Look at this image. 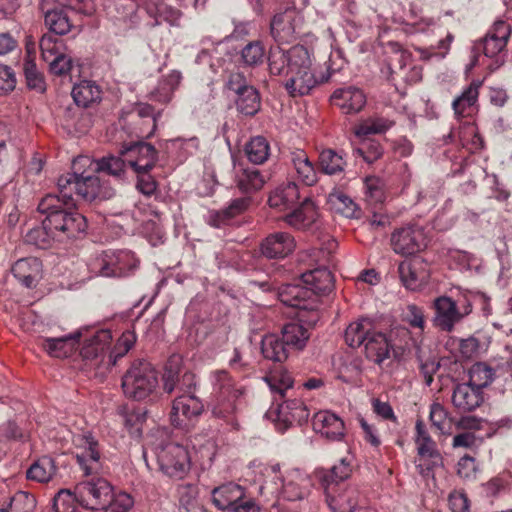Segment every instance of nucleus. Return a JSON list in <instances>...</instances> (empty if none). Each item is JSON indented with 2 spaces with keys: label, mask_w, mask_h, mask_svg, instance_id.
<instances>
[{
  "label": "nucleus",
  "mask_w": 512,
  "mask_h": 512,
  "mask_svg": "<svg viewBox=\"0 0 512 512\" xmlns=\"http://www.w3.org/2000/svg\"><path fill=\"white\" fill-rule=\"evenodd\" d=\"M333 288L331 271L318 267L303 273L300 280L278 287L277 296L284 305L299 309L300 321L311 326L320 320L318 295L328 294Z\"/></svg>",
  "instance_id": "1"
},
{
  "label": "nucleus",
  "mask_w": 512,
  "mask_h": 512,
  "mask_svg": "<svg viewBox=\"0 0 512 512\" xmlns=\"http://www.w3.org/2000/svg\"><path fill=\"white\" fill-rule=\"evenodd\" d=\"M61 202L53 194L45 195L38 204V211L45 215L42 226L28 231L27 242L41 249L47 248L52 240L65 241L79 238L86 232L87 221L82 214L62 211Z\"/></svg>",
  "instance_id": "2"
},
{
  "label": "nucleus",
  "mask_w": 512,
  "mask_h": 512,
  "mask_svg": "<svg viewBox=\"0 0 512 512\" xmlns=\"http://www.w3.org/2000/svg\"><path fill=\"white\" fill-rule=\"evenodd\" d=\"M77 166L76 158L73 162V172L59 177V194H54L61 202L60 209L71 214H80L75 209L76 200L73 192L77 197L89 202L112 195L109 189L101 185V178L97 173L91 172L87 165Z\"/></svg>",
  "instance_id": "3"
},
{
  "label": "nucleus",
  "mask_w": 512,
  "mask_h": 512,
  "mask_svg": "<svg viewBox=\"0 0 512 512\" xmlns=\"http://www.w3.org/2000/svg\"><path fill=\"white\" fill-rule=\"evenodd\" d=\"M271 208L279 211L290 210L285 216V222L296 228L305 229L316 219L317 212L309 196L301 197L299 187L295 182H288L273 190L268 198Z\"/></svg>",
  "instance_id": "4"
},
{
  "label": "nucleus",
  "mask_w": 512,
  "mask_h": 512,
  "mask_svg": "<svg viewBox=\"0 0 512 512\" xmlns=\"http://www.w3.org/2000/svg\"><path fill=\"white\" fill-rule=\"evenodd\" d=\"M210 379L213 388L210 409L213 417L238 429L237 415L241 406V397L244 394L243 388L237 386L226 370L212 372Z\"/></svg>",
  "instance_id": "5"
},
{
  "label": "nucleus",
  "mask_w": 512,
  "mask_h": 512,
  "mask_svg": "<svg viewBox=\"0 0 512 512\" xmlns=\"http://www.w3.org/2000/svg\"><path fill=\"white\" fill-rule=\"evenodd\" d=\"M292 68L286 80L285 88L293 97L303 96L318 84L328 82L335 73L331 65L326 67V72L316 76L312 70V60L309 51L303 47L300 53H294Z\"/></svg>",
  "instance_id": "6"
},
{
  "label": "nucleus",
  "mask_w": 512,
  "mask_h": 512,
  "mask_svg": "<svg viewBox=\"0 0 512 512\" xmlns=\"http://www.w3.org/2000/svg\"><path fill=\"white\" fill-rule=\"evenodd\" d=\"M158 373L147 361L136 360L122 377V389L126 397L144 400L158 387Z\"/></svg>",
  "instance_id": "7"
},
{
  "label": "nucleus",
  "mask_w": 512,
  "mask_h": 512,
  "mask_svg": "<svg viewBox=\"0 0 512 512\" xmlns=\"http://www.w3.org/2000/svg\"><path fill=\"white\" fill-rule=\"evenodd\" d=\"M212 502L219 510L231 512H258L256 502L246 496L245 489L234 482H228L212 490Z\"/></svg>",
  "instance_id": "8"
},
{
  "label": "nucleus",
  "mask_w": 512,
  "mask_h": 512,
  "mask_svg": "<svg viewBox=\"0 0 512 512\" xmlns=\"http://www.w3.org/2000/svg\"><path fill=\"white\" fill-rule=\"evenodd\" d=\"M112 485L103 477L93 476L75 486L77 501L91 510H103L112 499Z\"/></svg>",
  "instance_id": "9"
},
{
  "label": "nucleus",
  "mask_w": 512,
  "mask_h": 512,
  "mask_svg": "<svg viewBox=\"0 0 512 512\" xmlns=\"http://www.w3.org/2000/svg\"><path fill=\"white\" fill-rule=\"evenodd\" d=\"M511 35V26L503 20H497L486 33L485 37L476 44V49L482 50L484 55L495 58L492 70L498 69L506 61V45Z\"/></svg>",
  "instance_id": "10"
},
{
  "label": "nucleus",
  "mask_w": 512,
  "mask_h": 512,
  "mask_svg": "<svg viewBox=\"0 0 512 512\" xmlns=\"http://www.w3.org/2000/svg\"><path fill=\"white\" fill-rule=\"evenodd\" d=\"M137 267L131 251L104 252L91 263V270L104 277H126Z\"/></svg>",
  "instance_id": "11"
},
{
  "label": "nucleus",
  "mask_w": 512,
  "mask_h": 512,
  "mask_svg": "<svg viewBox=\"0 0 512 512\" xmlns=\"http://www.w3.org/2000/svg\"><path fill=\"white\" fill-rule=\"evenodd\" d=\"M155 455L160 470L169 477L181 479L190 468L188 451L180 444H161L155 448Z\"/></svg>",
  "instance_id": "12"
},
{
  "label": "nucleus",
  "mask_w": 512,
  "mask_h": 512,
  "mask_svg": "<svg viewBox=\"0 0 512 512\" xmlns=\"http://www.w3.org/2000/svg\"><path fill=\"white\" fill-rule=\"evenodd\" d=\"M434 326L444 332H452L457 323L472 312V306L465 300L461 306L451 297L440 296L434 300Z\"/></svg>",
  "instance_id": "13"
},
{
  "label": "nucleus",
  "mask_w": 512,
  "mask_h": 512,
  "mask_svg": "<svg viewBox=\"0 0 512 512\" xmlns=\"http://www.w3.org/2000/svg\"><path fill=\"white\" fill-rule=\"evenodd\" d=\"M391 246L395 253L410 256L427 247L425 230L417 224H407L394 230L391 234Z\"/></svg>",
  "instance_id": "14"
},
{
  "label": "nucleus",
  "mask_w": 512,
  "mask_h": 512,
  "mask_svg": "<svg viewBox=\"0 0 512 512\" xmlns=\"http://www.w3.org/2000/svg\"><path fill=\"white\" fill-rule=\"evenodd\" d=\"M303 16L295 8L276 13L270 23V33L279 44L294 42L301 32Z\"/></svg>",
  "instance_id": "15"
},
{
  "label": "nucleus",
  "mask_w": 512,
  "mask_h": 512,
  "mask_svg": "<svg viewBox=\"0 0 512 512\" xmlns=\"http://www.w3.org/2000/svg\"><path fill=\"white\" fill-rule=\"evenodd\" d=\"M204 411V405L195 394H180L173 403L170 414L175 428L187 429L189 422L197 419Z\"/></svg>",
  "instance_id": "16"
},
{
  "label": "nucleus",
  "mask_w": 512,
  "mask_h": 512,
  "mask_svg": "<svg viewBox=\"0 0 512 512\" xmlns=\"http://www.w3.org/2000/svg\"><path fill=\"white\" fill-rule=\"evenodd\" d=\"M76 443L81 452L76 453L75 459L83 474L87 477L97 474L102 468L98 441L90 432H86L77 437Z\"/></svg>",
  "instance_id": "17"
},
{
  "label": "nucleus",
  "mask_w": 512,
  "mask_h": 512,
  "mask_svg": "<svg viewBox=\"0 0 512 512\" xmlns=\"http://www.w3.org/2000/svg\"><path fill=\"white\" fill-rule=\"evenodd\" d=\"M120 154L134 171H151L158 159L155 147L143 140L124 144Z\"/></svg>",
  "instance_id": "18"
},
{
  "label": "nucleus",
  "mask_w": 512,
  "mask_h": 512,
  "mask_svg": "<svg viewBox=\"0 0 512 512\" xmlns=\"http://www.w3.org/2000/svg\"><path fill=\"white\" fill-rule=\"evenodd\" d=\"M10 271L17 283L27 289H35L43 278V265L36 257L18 259Z\"/></svg>",
  "instance_id": "19"
},
{
  "label": "nucleus",
  "mask_w": 512,
  "mask_h": 512,
  "mask_svg": "<svg viewBox=\"0 0 512 512\" xmlns=\"http://www.w3.org/2000/svg\"><path fill=\"white\" fill-rule=\"evenodd\" d=\"M330 101L341 110L343 114H357L365 107L367 98L364 91L356 86L349 85L337 88L331 95Z\"/></svg>",
  "instance_id": "20"
},
{
  "label": "nucleus",
  "mask_w": 512,
  "mask_h": 512,
  "mask_svg": "<svg viewBox=\"0 0 512 512\" xmlns=\"http://www.w3.org/2000/svg\"><path fill=\"white\" fill-rule=\"evenodd\" d=\"M311 486L309 475L299 469L289 470L282 479V497L288 501H301L309 495Z\"/></svg>",
  "instance_id": "21"
},
{
  "label": "nucleus",
  "mask_w": 512,
  "mask_h": 512,
  "mask_svg": "<svg viewBox=\"0 0 512 512\" xmlns=\"http://www.w3.org/2000/svg\"><path fill=\"white\" fill-rule=\"evenodd\" d=\"M296 247L294 237L287 232H275L268 235L260 245L261 254L268 259H283Z\"/></svg>",
  "instance_id": "22"
},
{
  "label": "nucleus",
  "mask_w": 512,
  "mask_h": 512,
  "mask_svg": "<svg viewBox=\"0 0 512 512\" xmlns=\"http://www.w3.org/2000/svg\"><path fill=\"white\" fill-rule=\"evenodd\" d=\"M312 425L315 432L330 441H342L345 437L343 420L330 411H319L314 414Z\"/></svg>",
  "instance_id": "23"
},
{
  "label": "nucleus",
  "mask_w": 512,
  "mask_h": 512,
  "mask_svg": "<svg viewBox=\"0 0 512 512\" xmlns=\"http://www.w3.org/2000/svg\"><path fill=\"white\" fill-rule=\"evenodd\" d=\"M127 160L123 156H105L94 160L88 156L77 157V165H87L91 172L121 178L125 173Z\"/></svg>",
  "instance_id": "24"
},
{
  "label": "nucleus",
  "mask_w": 512,
  "mask_h": 512,
  "mask_svg": "<svg viewBox=\"0 0 512 512\" xmlns=\"http://www.w3.org/2000/svg\"><path fill=\"white\" fill-rule=\"evenodd\" d=\"M83 331L88 332L87 329H79L62 337L41 338L40 347L51 357H68L78 346L83 336Z\"/></svg>",
  "instance_id": "25"
},
{
  "label": "nucleus",
  "mask_w": 512,
  "mask_h": 512,
  "mask_svg": "<svg viewBox=\"0 0 512 512\" xmlns=\"http://www.w3.org/2000/svg\"><path fill=\"white\" fill-rule=\"evenodd\" d=\"M86 329L88 332L83 331L84 344L80 354L86 360H97L109 347L112 339L111 332L107 329Z\"/></svg>",
  "instance_id": "26"
},
{
  "label": "nucleus",
  "mask_w": 512,
  "mask_h": 512,
  "mask_svg": "<svg viewBox=\"0 0 512 512\" xmlns=\"http://www.w3.org/2000/svg\"><path fill=\"white\" fill-rule=\"evenodd\" d=\"M484 402L483 391L468 382L455 385L452 393V404L460 413L476 410Z\"/></svg>",
  "instance_id": "27"
},
{
  "label": "nucleus",
  "mask_w": 512,
  "mask_h": 512,
  "mask_svg": "<svg viewBox=\"0 0 512 512\" xmlns=\"http://www.w3.org/2000/svg\"><path fill=\"white\" fill-rule=\"evenodd\" d=\"M303 47L302 45H295L287 51L278 46L270 48L267 58L270 75L288 78L294 61V53H300Z\"/></svg>",
  "instance_id": "28"
},
{
  "label": "nucleus",
  "mask_w": 512,
  "mask_h": 512,
  "mask_svg": "<svg viewBox=\"0 0 512 512\" xmlns=\"http://www.w3.org/2000/svg\"><path fill=\"white\" fill-rule=\"evenodd\" d=\"M297 322L285 324L281 330V337L285 341L289 350H303L310 338L309 329L315 325H308L300 321L299 311L297 312Z\"/></svg>",
  "instance_id": "29"
},
{
  "label": "nucleus",
  "mask_w": 512,
  "mask_h": 512,
  "mask_svg": "<svg viewBox=\"0 0 512 512\" xmlns=\"http://www.w3.org/2000/svg\"><path fill=\"white\" fill-rule=\"evenodd\" d=\"M416 446L418 455L427 461V464L417 465V469L422 476L433 475L434 469L443 467V457L432 438L416 442Z\"/></svg>",
  "instance_id": "30"
},
{
  "label": "nucleus",
  "mask_w": 512,
  "mask_h": 512,
  "mask_svg": "<svg viewBox=\"0 0 512 512\" xmlns=\"http://www.w3.org/2000/svg\"><path fill=\"white\" fill-rule=\"evenodd\" d=\"M364 349L366 357L376 364H381L385 359L389 358L391 350L396 353L387 335L374 329L365 342Z\"/></svg>",
  "instance_id": "31"
},
{
  "label": "nucleus",
  "mask_w": 512,
  "mask_h": 512,
  "mask_svg": "<svg viewBox=\"0 0 512 512\" xmlns=\"http://www.w3.org/2000/svg\"><path fill=\"white\" fill-rule=\"evenodd\" d=\"M309 410L300 399L286 400L278 407V420L285 428L294 424L303 425L309 418Z\"/></svg>",
  "instance_id": "32"
},
{
  "label": "nucleus",
  "mask_w": 512,
  "mask_h": 512,
  "mask_svg": "<svg viewBox=\"0 0 512 512\" xmlns=\"http://www.w3.org/2000/svg\"><path fill=\"white\" fill-rule=\"evenodd\" d=\"M289 161L295 170L297 179L304 185L312 186L317 182L316 169L304 150L291 151Z\"/></svg>",
  "instance_id": "33"
},
{
  "label": "nucleus",
  "mask_w": 512,
  "mask_h": 512,
  "mask_svg": "<svg viewBox=\"0 0 512 512\" xmlns=\"http://www.w3.org/2000/svg\"><path fill=\"white\" fill-rule=\"evenodd\" d=\"M352 472L351 464L345 459H341L337 465L329 470H322L318 473L319 480L327 492L328 497L332 499L331 491L333 486L349 478Z\"/></svg>",
  "instance_id": "34"
},
{
  "label": "nucleus",
  "mask_w": 512,
  "mask_h": 512,
  "mask_svg": "<svg viewBox=\"0 0 512 512\" xmlns=\"http://www.w3.org/2000/svg\"><path fill=\"white\" fill-rule=\"evenodd\" d=\"M65 128L75 134H85L92 126L91 115L80 107H67L63 114Z\"/></svg>",
  "instance_id": "35"
},
{
  "label": "nucleus",
  "mask_w": 512,
  "mask_h": 512,
  "mask_svg": "<svg viewBox=\"0 0 512 512\" xmlns=\"http://www.w3.org/2000/svg\"><path fill=\"white\" fill-rule=\"evenodd\" d=\"M71 95L76 107L87 108L100 101L101 90L94 82L85 80L74 85Z\"/></svg>",
  "instance_id": "36"
},
{
  "label": "nucleus",
  "mask_w": 512,
  "mask_h": 512,
  "mask_svg": "<svg viewBox=\"0 0 512 512\" xmlns=\"http://www.w3.org/2000/svg\"><path fill=\"white\" fill-rule=\"evenodd\" d=\"M261 351L264 358L274 362H284L290 353L283 338L275 334H269L263 337L261 341Z\"/></svg>",
  "instance_id": "37"
},
{
  "label": "nucleus",
  "mask_w": 512,
  "mask_h": 512,
  "mask_svg": "<svg viewBox=\"0 0 512 512\" xmlns=\"http://www.w3.org/2000/svg\"><path fill=\"white\" fill-rule=\"evenodd\" d=\"M373 331V323L368 318H361L349 324L345 331V342L352 348L365 346L370 333Z\"/></svg>",
  "instance_id": "38"
},
{
  "label": "nucleus",
  "mask_w": 512,
  "mask_h": 512,
  "mask_svg": "<svg viewBox=\"0 0 512 512\" xmlns=\"http://www.w3.org/2000/svg\"><path fill=\"white\" fill-rule=\"evenodd\" d=\"M181 79L182 75L179 71H171L158 82L157 87L150 93V99L163 104L170 102Z\"/></svg>",
  "instance_id": "39"
},
{
  "label": "nucleus",
  "mask_w": 512,
  "mask_h": 512,
  "mask_svg": "<svg viewBox=\"0 0 512 512\" xmlns=\"http://www.w3.org/2000/svg\"><path fill=\"white\" fill-rule=\"evenodd\" d=\"M422 265L420 260L402 261L398 266L399 277L408 289H417L426 279L424 271L419 272L418 268Z\"/></svg>",
  "instance_id": "40"
},
{
  "label": "nucleus",
  "mask_w": 512,
  "mask_h": 512,
  "mask_svg": "<svg viewBox=\"0 0 512 512\" xmlns=\"http://www.w3.org/2000/svg\"><path fill=\"white\" fill-rule=\"evenodd\" d=\"M57 465L55 459L51 456H42L35 461L26 472V476L30 480L40 483L50 481L56 474Z\"/></svg>",
  "instance_id": "41"
},
{
  "label": "nucleus",
  "mask_w": 512,
  "mask_h": 512,
  "mask_svg": "<svg viewBox=\"0 0 512 512\" xmlns=\"http://www.w3.org/2000/svg\"><path fill=\"white\" fill-rule=\"evenodd\" d=\"M483 84L482 80H473L468 87H466L461 95L454 99L452 108L458 117H464L466 110L473 107L479 96V89Z\"/></svg>",
  "instance_id": "42"
},
{
  "label": "nucleus",
  "mask_w": 512,
  "mask_h": 512,
  "mask_svg": "<svg viewBox=\"0 0 512 512\" xmlns=\"http://www.w3.org/2000/svg\"><path fill=\"white\" fill-rule=\"evenodd\" d=\"M236 184L244 193H253L260 190L264 183V176L256 168H242L236 172Z\"/></svg>",
  "instance_id": "43"
},
{
  "label": "nucleus",
  "mask_w": 512,
  "mask_h": 512,
  "mask_svg": "<svg viewBox=\"0 0 512 512\" xmlns=\"http://www.w3.org/2000/svg\"><path fill=\"white\" fill-rule=\"evenodd\" d=\"M319 166L321 172L326 175H336L344 171L346 161L343 154L333 149H324L319 154Z\"/></svg>",
  "instance_id": "44"
},
{
  "label": "nucleus",
  "mask_w": 512,
  "mask_h": 512,
  "mask_svg": "<svg viewBox=\"0 0 512 512\" xmlns=\"http://www.w3.org/2000/svg\"><path fill=\"white\" fill-rule=\"evenodd\" d=\"M236 109L244 116L252 117L256 115L261 108V98L258 90L252 86L246 88L242 96L235 98Z\"/></svg>",
  "instance_id": "45"
},
{
  "label": "nucleus",
  "mask_w": 512,
  "mask_h": 512,
  "mask_svg": "<svg viewBox=\"0 0 512 512\" xmlns=\"http://www.w3.org/2000/svg\"><path fill=\"white\" fill-rule=\"evenodd\" d=\"M388 47L392 52V55L388 56L387 58V68L390 71L388 80L392 81L393 74H400L405 70L408 62L411 59V54L404 50L401 45L396 42H390Z\"/></svg>",
  "instance_id": "46"
},
{
  "label": "nucleus",
  "mask_w": 512,
  "mask_h": 512,
  "mask_svg": "<svg viewBox=\"0 0 512 512\" xmlns=\"http://www.w3.org/2000/svg\"><path fill=\"white\" fill-rule=\"evenodd\" d=\"M45 25L53 35H65L72 29L67 13L63 10H48L45 12Z\"/></svg>",
  "instance_id": "47"
},
{
  "label": "nucleus",
  "mask_w": 512,
  "mask_h": 512,
  "mask_svg": "<svg viewBox=\"0 0 512 512\" xmlns=\"http://www.w3.org/2000/svg\"><path fill=\"white\" fill-rule=\"evenodd\" d=\"M265 47L262 41L248 42L240 51V63L244 67L254 68L264 62Z\"/></svg>",
  "instance_id": "48"
},
{
  "label": "nucleus",
  "mask_w": 512,
  "mask_h": 512,
  "mask_svg": "<svg viewBox=\"0 0 512 512\" xmlns=\"http://www.w3.org/2000/svg\"><path fill=\"white\" fill-rule=\"evenodd\" d=\"M496 378L495 370L484 362H477L469 369L468 383L483 391Z\"/></svg>",
  "instance_id": "49"
},
{
  "label": "nucleus",
  "mask_w": 512,
  "mask_h": 512,
  "mask_svg": "<svg viewBox=\"0 0 512 512\" xmlns=\"http://www.w3.org/2000/svg\"><path fill=\"white\" fill-rule=\"evenodd\" d=\"M272 393L284 398L286 392L293 387L294 380L289 372L276 369L264 377Z\"/></svg>",
  "instance_id": "50"
},
{
  "label": "nucleus",
  "mask_w": 512,
  "mask_h": 512,
  "mask_svg": "<svg viewBox=\"0 0 512 512\" xmlns=\"http://www.w3.org/2000/svg\"><path fill=\"white\" fill-rule=\"evenodd\" d=\"M248 160L254 164H263L270 155V145L263 136H256L245 145Z\"/></svg>",
  "instance_id": "51"
},
{
  "label": "nucleus",
  "mask_w": 512,
  "mask_h": 512,
  "mask_svg": "<svg viewBox=\"0 0 512 512\" xmlns=\"http://www.w3.org/2000/svg\"><path fill=\"white\" fill-rule=\"evenodd\" d=\"M394 125V121L384 117L368 118L354 127L357 137L385 133Z\"/></svg>",
  "instance_id": "52"
},
{
  "label": "nucleus",
  "mask_w": 512,
  "mask_h": 512,
  "mask_svg": "<svg viewBox=\"0 0 512 512\" xmlns=\"http://www.w3.org/2000/svg\"><path fill=\"white\" fill-rule=\"evenodd\" d=\"M41 56L45 62H51L53 57H57L67 50L63 41L57 36L46 33L39 40Z\"/></svg>",
  "instance_id": "53"
},
{
  "label": "nucleus",
  "mask_w": 512,
  "mask_h": 512,
  "mask_svg": "<svg viewBox=\"0 0 512 512\" xmlns=\"http://www.w3.org/2000/svg\"><path fill=\"white\" fill-rule=\"evenodd\" d=\"M23 72L27 87L37 93L43 94L47 85L42 72H40L33 60L26 59L23 64Z\"/></svg>",
  "instance_id": "54"
},
{
  "label": "nucleus",
  "mask_w": 512,
  "mask_h": 512,
  "mask_svg": "<svg viewBox=\"0 0 512 512\" xmlns=\"http://www.w3.org/2000/svg\"><path fill=\"white\" fill-rule=\"evenodd\" d=\"M135 112L140 119L148 118L150 130L145 131L143 128L139 129L138 137L141 139L150 138L157 129V119L160 117V112L155 114L154 107L150 104H139Z\"/></svg>",
  "instance_id": "55"
},
{
  "label": "nucleus",
  "mask_w": 512,
  "mask_h": 512,
  "mask_svg": "<svg viewBox=\"0 0 512 512\" xmlns=\"http://www.w3.org/2000/svg\"><path fill=\"white\" fill-rule=\"evenodd\" d=\"M36 505L35 498L28 492L19 491L9 501V508L13 512H31Z\"/></svg>",
  "instance_id": "56"
},
{
  "label": "nucleus",
  "mask_w": 512,
  "mask_h": 512,
  "mask_svg": "<svg viewBox=\"0 0 512 512\" xmlns=\"http://www.w3.org/2000/svg\"><path fill=\"white\" fill-rule=\"evenodd\" d=\"M354 154L363 158V160L369 164L375 162L383 155V148L379 142L366 141L356 149Z\"/></svg>",
  "instance_id": "57"
},
{
  "label": "nucleus",
  "mask_w": 512,
  "mask_h": 512,
  "mask_svg": "<svg viewBox=\"0 0 512 512\" xmlns=\"http://www.w3.org/2000/svg\"><path fill=\"white\" fill-rule=\"evenodd\" d=\"M75 501L77 497L75 492L69 490H60L53 499V508L55 512H75Z\"/></svg>",
  "instance_id": "58"
},
{
  "label": "nucleus",
  "mask_w": 512,
  "mask_h": 512,
  "mask_svg": "<svg viewBox=\"0 0 512 512\" xmlns=\"http://www.w3.org/2000/svg\"><path fill=\"white\" fill-rule=\"evenodd\" d=\"M459 350L464 358L472 359L479 356L485 350V344L477 337L470 336L460 341Z\"/></svg>",
  "instance_id": "59"
},
{
  "label": "nucleus",
  "mask_w": 512,
  "mask_h": 512,
  "mask_svg": "<svg viewBox=\"0 0 512 512\" xmlns=\"http://www.w3.org/2000/svg\"><path fill=\"white\" fill-rule=\"evenodd\" d=\"M402 319L413 328H419L420 330H424L425 328L424 311L421 307L415 304H409L405 308L402 314Z\"/></svg>",
  "instance_id": "60"
},
{
  "label": "nucleus",
  "mask_w": 512,
  "mask_h": 512,
  "mask_svg": "<svg viewBox=\"0 0 512 512\" xmlns=\"http://www.w3.org/2000/svg\"><path fill=\"white\" fill-rule=\"evenodd\" d=\"M134 504L132 497L125 493L120 492L114 494L112 492L111 502L103 509L105 512H127Z\"/></svg>",
  "instance_id": "61"
},
{
  "label": "nucleus",
  "mask_w": 512,
  "mask_h": 512,
  "mask_svg": "<svg viewBox=\"0 0 512 512\" xmlns=\"http://www.w3.org/2000/svg\"><path fill=\"white\" fill-rule=\"evenodd\" d=\"M73 67L72 57L66 51L49 62L50 72L56 76H65L70 73Z\"/></svg>",
  "instance_id": "62"
},
{
  "label": "nucleus",
  "mask_w": 512,
  "mask_h": 512,
  "mask_svg": "<svg viewBox=\"0 0 512 512\" xmlns=\"http://www.w3.org/2000/svg\"><path fill=\"white\" fill-rule=\"evenodd\" d=\"M449 412L446 408L437 402H434L430 406L429 419L433 426L438 430L444 431L447 425Z\"/></svg>",
  "instance_id": "63"
},
{
  "label": "nucleus",
  "mask_w": 512,
  "mask_h": 512,
  "mask_svg": "<svg viewBox=\"0 0 512 512\" xmlns=\"http://www.w3.org/2000/svg\"><path fill=\"white\" fill-rule=\"evenodd\" d=\"M335 503L340 506V512H375L374 510L366 507L357 508L356 502L352 501L351 497L346 494L339 495L337 498L332 497V499H330L329 505L334 511Z\"/></svg>",
  "instance_id": "64"
}]
</instances>
